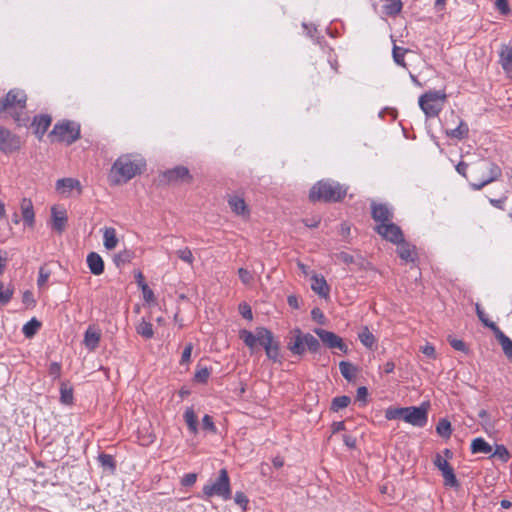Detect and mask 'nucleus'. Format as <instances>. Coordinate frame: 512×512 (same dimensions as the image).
Wrapping results in <instances>:
<instances>
[{
	"label": "nucleus",
	"mask_w": 512,
	"mask_h": 512,
	"mask_svg": "<svg viewBox=\"0 0 512 512\" xmlns=\"http://www.w3.org/2000/svg\"><path fill=\"white\" fill-rule=\"evenodd\" d=\"M40 327L41 322L38 321L36 318H32L30 321L24 324L22 332L26 338H32L37 333Z\"/></svg>",
	"instance_id": "38"
},
{
	"label": "nucleus",
	"mask_w": 512,
	"mask_h": 512,
	"mask_svg": "<svg viewBox=\"0 0 512 512\" xmlns=\"http://www.w3.org/2000/svg\"><path fill=\"white\" fill-rule=\"evenodd\" d=\"M287 349L293 354L301 356L308 350L310 353H317L321 344L317 338L310 333H303L300 328H295L288 337Z\"/></svg>",
	"instance_id": "4"
},
{
	"label": "nucleus",
	"mask_w": 512,
	"mask_h": 512,
	"mask_svg": "<svg viewBox=\"0 0 512 512\" xmlns=\"http://www.w3.org/2000/svg\"><path fill=\"white\" fill-rule=\"evenodd\" d=\"M446 134L450 138L462 140L468 137L469 128L465 121L460 120L459 125L456 128L447 131Z\"/></svg>",
	"instance_id": "29"
},
{
	"label": "nucleus",
	"mask_w": 512,
	"mask_h": 512,
	"mask_svg": "<svg viewBox=\"0 0 512 512\" xmlns=\"http://www.w3.org/2000/svg\"><path fill=\"white\" fill-rule=\"evenodd\" d=\"M375 231L385 240L393 244H398L402 242L404 239V235L401 228L392 222L378 224L375 227Z\"/></svg>",
	"instance_id": "15"
},
{
	"label": "nucleus",
	"mask_w": 512,
	"mask_h": 512,
	"mask_svg": "<svg viewBox=\"0 0 512 512\" xmlns=\"http://www.w3.org/2000/svg\"><path fill=\"white\" fill-rule=\"evenodd\" d=\"M311 289L320 297L326 298L329 295L330 288L323 276L314 275L312 277Z\"/></svg>",
	"instance_id": "25"
},
{
	"label": "nucleus",
	"mask_w": 512,
	"mask_h": 512,
	"mask_svg": "<svg viewBox=\"0 0 512 512\" xmlns=\"http://www.w3.org/2000/svg\"><path fill=\"white\" fill-rule=\"evenodd\" d=\"M228 204L231 210L237 215H244L247 210V205L243 198L238 196H230L228 200Z\"/></svg>",
	"instance_id": "28"
},
{
	"label": "nucleus",
	"mask_w": 512,
	"mask_h": 512,
	"mask_svg": "<svg viewBox=\"0 0 512 512\" xmlns=\"http://www.w3.org/2000/svg\"><path fill=\"white\" fill-rule=\"evenodd\" d=\"M495 5L501 14L507 15L508 13H510L508 0H496Z\"/></svg>",
	"instance_id": "58"
},
{
	"label": "nucleus",
	"mask_w": 512,
	"mask_h": 512,
	"mask_svg": "<svg viewBox=\"0 0 512 512\" xmlns=\"http://www.w3.org/2000/svg\"><path fill=\"white\" fill-rule=\"evenodd\" d=\"M23 143L19 135L0 125V152L5 155L13 154L21 149Z\"/></svg>",
	"instance_id": "11"
},
{
	"label": "nucleus",
	"mask_w": 512,
	"mask_h": 512,
	"mask_svg": "<svg viewBox=\"0 0 512 512\" xmlns=\"http://www.w3.org/2000/svg\"><path fill=\"white\" fill-rule=\"evenodd\" d=\"M492 456L499 458L503 463L508 462V460L510 458L508 449L502 444L496 445Z\"/></svg>",
	"instance_id": "46"
},
{
	"label": "nucleus",
	"mask_w": 512,
	"mask_h": 512,
	"mask_svg": "<svg viewBox=\"0 0 512 512\" xmlns=\"http://www.w3.org/2000/svg\"><path fill=\"white\" fill-rule=\"evenodd\" d=\"M407 52H409V49L394 45L393 50H392V56H393L394 62L397 65L406 68L407 65L405 63L404 56Z\"/></svg>",
	"instance_id": "42"
},
{
	"label": "nucleus",
	"mask_w": 512,
	"mask_h": 512,
	"mask_svg": "<svg viewBox=\"0 0 512 512\" xmlns=\"http://www.w3.org/2000/svg\"><path fill=\"white\" fill-rule=\"evenodd\" d=\"M433 464L441 471L445 486L451 488H458L460 486V483L454 473L453 467L448 463L446 459H443L441 454L437 453L434 456Z\"/></svg>",
	"instance_id": "13"
},
{
	"label": "nucleus",
	"mask_w": 512,
	"mask_h": 512,
	"mask_svg": "<svg viewBox=\"0 0 512 512\" xmlns=\"http://www.w3.org/2000/svg\"><path fill=\"white\" fill-rule=\"evenodd\" d=\"M339 369H340L342 376L347 381L350 382L355 378L357 368L352 363H350L348 361H341L339 363Z\"/></svg>",
	"instance_id": "34"
},
{
	"label": "nucleus",
	"mask_w": 512,
	"mask_h": 512,
	"mask_svg": "<svg viewBox=\"0 0 512 512\" xmlns=\"http://www.w3.org/2000/svg\"><path fill=\"white\" fill-rule=\"evenodd\" d=\"M211 374V370L207 367H198L194 374V381L206 384Z\"/></svg>",
	"instance_id": "44"
},
{
	"label": "nucleus",
	"mask_w": 512,
	"mask_h": 512,
	"mask_svg": "<svg viewBox=\"0 0 512 512\" xmlns=\"http://www.w3.org/2000/svg\"><path fill=\"white\" fill-rule=\"evenodd\" d=\"M421 352L429 358H436L435 347L430 343H427L425 346L421 347Z\"/></svg>",
	"instance_id": "60"
},
{
	"label": "nucleus",
	"mask_w": 512,
	"mask_h": 512,
	"mask_svg": "<svg viewBox=\"0 0 512 512\" xmlns=\"http://www.w3.org/2000/svg\"><path fill=\"white\" fill-rule=\"evenodd\" d=\"M447 96L444 91H428L419 98V106L427 118L438 116Z\"/></svg>",
	"instance_id": "8"
},
{
	"label": "nucleus",
	"mask_w": 512,
	"mask_h": 512,
	"mask_svg": "<svg viewBox=\"0 0 512 512\" xmlns=\"http://www.w3.org/2000/svg\"><path fill=\"white\" fill-rule=\"evenodd\" d=\"M368 396V389L365 386H361L357 389L356 400L366 403Z\"/></svg>",
	"instance_id": "62"
},
{
	"label": "nucleus",
	"mask_w": 512,
	"mask_h": 512,
	"mask_svg": "<svg viewBox=\"0 0 512 512\" xmlns=\"http://www.w3.org/2000/svg\"><path fill=\"white\" fill-rule=\"evenodd\" d=\"M472 173L474 176H480L477 181L470 182V187L478 191L498 180L502 175V170L496 163L483 159L472 166Z\"/></svg>",
	"instance_id": "5"
},
{
	"label": "nucleus",
	"mask_w": 512,
	"mask_h": 512,
	"mask_svg": "<svg viewBox=\"0 0 512 512\" xmlns=\"http://www.w3.org/2000/svg\"><path fill=\"white\" fill-rule=\"evenodd\" d=\"M311 317L313 320L317 321L319 324H324L325 316L320 308L315 307L311 311Z\"/></svg>",
	"instance_id": "59"
},
{
	"label": "nucleus",
	"mask_w": 512,
	"mask_h": 512,
	"mask_svg": "<svg viewBox=\"0 0 512 512\" xmlns=\"http://www.w3.org/2000/svg\"><path fill=\"white\" fill-rule=\"evenodd\" d=\"M98 461L103 469L108 470L112 473L116 470V461L112 455L100 453L98 456Z\"/></svg>",
	"instance_id": "36"
},
{
	"label": "nucleus",
	"mask_w": 512,
	"mask_h": 512,
	"mask_svg": "<svg viewBox=\"0 0 512 512\" xmlns=\"http://www.w3.org/2000/svg\"><path fill=\"white\" fill-rule=\"evenodd\" d=\"M14 293L13 285L5 287L4 283L0 281V305H6L12 299Z\"/></svg>",
	"instance_id": "40"
},
{
	"label": "nucleus",
	"mask_w": 512,
	"mask_h": 512,
	"mask_svg": "<svg viewBox=\"0 0 512 512\" xmlns=\"http://www.w3.org/2000/svg\"><path fill=\"white\" fill-rule=\"evenodd\" d=\"M238 275L242 283L246 285L250 284L253 280L252 274L245 268H239Z\"/></svg>",
	"instance_id": "54"
},
{
	"label": "nucleus",
	"mask_w": 512,
	"mask_h": 512,
	"mask_svg": "<svg viewBox=\"0 0 512 512\" xmlns=\"http://www.w3.org/2000/svg\"><path fill=\"white\" fill-rule=\"evenodd\" d=\"M27 102V95L23 90L11 89L8 91L6 96L0 100V118L3 117L4 113H9L25 109Z\"/></svg>",
	"instance_id": "10"
},
{
	"label": "nucleus",
	"mask_w": 512,
	"mask_h": 512,
	"mask_svg": "<svg viewBox=\"0 0 512 512\" xmlns=\"http://www.w3.org/2000/svg\"><path fill=\"white\" fill-rule=\"evenodd\" d=\"M52 229L61 234L66 229L68 217L64 209L59 210L56 206L51 208Z\"/></svg>",
	"instance_id": "18"
},
{
	"label": "nucleus",
	"mask_w": 512,
	"mask_h": 512,
	"mask_svg": "<svg viewBox=\"0 0 512 512\" xmlns=\"http://www.w3.org/2000/svg\"><path fill=\"white\" fill-rule=\"evenodd\" d=\"M22 302L26 305L27 308H33L36 304L33 293L29 290H26L23 293Z\"/></svg>",
	"instance_id": "53"
},
{
	"label": "nucleus",
	"mask_w": 512,
	"mask_h": 512,
	"mask_svg": "<svg viewBox=\"0 0 512 512\" xmlns=\"http://www.w3.org/2000/svg\"><path fill=\"white\" fill-rule=\"evenodd\" d=\"M202 493L206 498L214 496L221 497L223 500H230L232 497L230 478L225 468L219 471L218 477L204 485Z\"/></svg>",
	"instance_id": "7"
},
{
	"label": "nucleus",
	"mask_w": 512,
	"mask_h": 512,
	"mask_svg": "<svg viewBox=\"0 0 512 512\" xmlns=\"http://www.w3.org/2000/svg\"><path fill=\"white\" fill-rule=\"evenodd\" d=\"M337 258L346 264H356L354 256L343 251L337 254Z\"/></svg>",
	"instance_id": "61"
},
{
	"label": "nucleus",
	"mask_w": 512,
	"mask_h": 512,
	"mask_svg": "<svg viewBox=\"0 0 512 512\" xmlns=\"http://www.w3.org/2000/svg\"><path fill=\"white\" fill-rule=\"evenodd\" d=\"M146 168V161L140 154H123L113 163L109 178L114 185L127 183Z\"/></svg>",
	"instance_id": "2"
},
{
	"label": "nucleus",
	"mask_w": 512,
	"mask_h": 512,
	"mask_svg": "<svg viewBox=\"0 0 512 512\" xmlns=\"http://www.w3.org/2000/svg\"><path fill=\"white\" fill-rule=\"evenodd\" d=\"M52 122V117L48 114H39L34 116L31 127L33 128V133L37 137L38 140H42L43 136L47 132Z\"/></svg>",
	"instance_id": "16"
},
{
	"label": "nucleus",
	"mask_w": 512,
	"mask_h": 512,
	"mask_svg": "<svg viewBox=\"0 0 512 512\" xmlns=\"http://www.w3.org/2000/svg\"><path fill=\"white\" fill-rule=\"evenodd\" d=\"M358 338L360 342L369 349H373V347L376 345V338L370 332L367 326L362 328L361 332L358 334Z\"/></svg>",
	"instance_id": "31"
},
{
	"label": "nucleus",
	"mask_w": 512,
	"mask_h": 512,
	"mask_svg": "<svg viewBox=\"0 0 512 512\" xmlns=\"http://www.w3.org/2000/svg\"><path fill=\"white\" fill-rule=\"evenodd\" d=\"M405 412H407L406 407H389L385 411V418L387 420H396V419H403L405 417Z\"/></svg>",
	"instance_id": "41"
},
{
	"label": "nucleus",
	"mask_w": 512,
	"mask_h": 512,
	"mask_svg": "<svg viewBox=\"0 0 512 512\" xmlns=\"http://www.w3.org/2000/svg\"><path fill=\"white\" fill-rule=\"evenodd\" d=\"M475 310H476V314L479 318V320L481 321V323L485 326V327H488L489 329H491L492 331L498 327L494 322L490 321L485 312L482 310V308L480 307V305L478 303H476L475 305Z\"/></svg>",
	"instance_id": "45"
},
{
	"label": "nucleus",
	"mask_w": 512,
	"mask_h": 512,
	"mask_svg": "<svg viewBox=\"0 0 512 512\" xmlns=\"http://www.w3.org/2000/svg\"><path fill=\"white\" fill-rule=\"evenodd\" d=\"M202 428L214 434L217 432V428L213 422V419L208 414L204 415L202 418Z\"/></svg>",
	"instance_id": "51"
},
{
	"label": "nucleus",
	"mask_w": 512,
	"mask_h": 512,
	"mask_svg": "<svg viewBox=\"0 0 512 512\" xmlns=\"http://www.w3.org/2000/svg\"><path fill=\"white\" fill-rule=\"evenodd\" d=\"M234 501L243 511H246L249 500L244 492L237 491L234 496Z\"/></svg>",
	"instance_id": "50"
},
{
	"label": "nucleus",
	"mask_w": 512,
	"mask_h": 512,
	"mask_svg": "<svg viewBox=\"0 0 512 512\" xmlns=\"http://www.w3.org/2000/svg\"><path fill=\"white\" fill-rule=\"evenodd\" d=\"M183 418L188 426L189 431L193 434H196L198 432V419L192 407L185 410Z\"/></svg>",
	"instance_id": "30"
},
{
	"label": "nucleus",
	"mask_w": 512,
	"mask_h": 512,
	"mask_svg": "<svg viewBox=\"0 0 512 512\" xmlns=\"http://www.w3.org/2000/svg\"><path fill=\"white\" fill-rule=\"evenodd\" d=\"M493 333L495 338L500 343L506 357L512 361V340L507 335H505L499 327H496L493 330Z\"/></svg>",
	"instance_id": "24"
},
{
	"label": "nucleus",
	"mask_w": 512,
	"mask_h": 512,
	"mask_svg": "<svg viewBox=\"0 0 512 512\" xmlns=\"http://www.w3.org/2000/svg\"><path fill=\"white\" fill-rule=\"evenodd\" d=\"M398 256L406 262H415L417 259L416 247L403 239L402 242L397 244Z\"/></svg>",
	"instance_id": "20"
},
{
	"label": "nucleus",
	"mask_w": 512,
	"mask_h": 512,
	"mask_svg": "<svg viewBox=\"0 0 512 512\" xmlns=\"http://www.w3.org/2000/svg\"><path fill=\"white\" fill-rule=\"evenodd\" d=\"M429 407V402H423L420 406L406 407L404 421L415 427H424L428 422Z\"/></svg>",
	"instance_id": "12"
},
{
	"label": "nucleus",
	"mask_w": 512,
	"mask_h": 512,
	"mask_svg": "<svg viewBox=\"0 0 512 512\" xmlns=\"http://www.w3.org/2000/svg\"><path fill=\"white\" fill-rule=\"evenodd\" d=\"M86 262L90 272L93 275H101L104 272L105 264L102 257L97 252H90L87 255Z\"/></svg>",
	"instance_id": "21"
},
{
	"label": "nucleus",
	"mask_w": 512,
	"mask_h": 512,
	"mask_svg": "<svg viewBox=\"0 0 512 512\" xmlns=\"http://www.w3.org/2000/svg\"><path fill=\"white\" fill-rule=\"evenodd\" d=\"M60 401L65 405L73 403V389L64 383L60 387Z\"/></svg>",
	"instance_id": "43"
},
{
	"label": "nucleus",
	"mask_w": 512,
	"mask_h": 512,
	"mask_svg": "<svg viewBox=\"0 0 512 512\" xmlns=\"http://www.w3.org/2000/svg\"><path fill=\"white\" fill-rule=\"evenodd\" d=\"M134 258V252L129 249H124L123 251H120L119 253H116L113 257L114 264L120 268L126 263L131 262V260Z\"/></svg>",
	"instance_id": "32"
},
{
	"label": "nucleus",
	"mask_w": 512,
	"mask_h": 512,
	"mask_svg": "<svg viewBox=\"0 0 512 512\" xmlns=\"http://www.w3.org/2000/svg\"><path fill=\"white\" fill-rule=\"evenodd\" d=\"M136 332L146 340L151 339L154 336V329L152 323L147 322L145 320H142L137 324Z\"/></svg>",
	"instance_id": "35"
},
{
	"label": "nucleus",
	"mask_w": 512,
	"mask_h": 512,
	"mask_svg": "<svg viewBox=\"0 0 512 512\" xmlns=\"http://www.w3.org/2000/svg\"><path fill=\"white\" fill-rule=\"evenodd\" d=\"M499 63L506 74L512 76V47L502 44L499 51Z\"/></svg>",
	"instance_id": "19"
},
{
	"label": "nucleus",
	"mask_w": 512,
	"mask_h": 512,
	"mask_svg": "<svg viewBox=\"0 0 512 512\" xmlns=\"http://www.w3.org/2000/svg\"><path fill=\"white\" fill-rule=\"evenodd\" d=\"M61 373V365L58 362H52L49 366V374L54 378H58Z\"/></svg>",
	"instance_id": "63"
},
{
	"label": "nucleus",
	"mask_w": 512,
	"mask_h": 512,
	"mask_svg": "<svg viewBox=\"0 0 512 512\" xmlns=\"http://www.w3.org/2000/svg\"><path fill=\"white\" fill-rule=\"evenodd\" d=\"M10 116L14 119L17 127H27L29 123L28 116H22V112L14 111L10 112Z\"/></svg>",
	"instance_id": "48"
},
{
	"label": "nucleus",
	"mask_w": 512,
	"mask_h": 512,
	"mask_svg": "<svg viewBox=\"0 0 512 512\" xmlns=\"http://www.w3.org/2000/svg\"><path fill=\"white\" fill-rule=\"evenodd\" d=\"M343 442L348 448H355L356 447V438L349 434L343 435Z\"/></svg>",
	"instance_id": "64"
},
{
	"label": "nucleus",
	"mask_w": 512,
	"mask_h": 512,
	"mask_svg": "<svg viewBox=\"0 0 512 512\" xmlns=\"http://www.w3.org/2000/svg\"><path fill=\"white\" fill-rule=\"evenodd\" d=\"M447 340L451 347L454 348L455 350L468 353L469 349L463 340L454 338L451 335L448 336Z\"/></svg>",
	"instance_id": "47"
},
{
	"label": "nucleus",
	"mask_w": 512,
	"mask_h": 512,
	"mask_svg": "<svg viewBox=\"0 0 512 512\" xmlns=\"http://www.w3.org/2000/svg\"><path fill=\"white\" fill-rule=\"evenodd\" d=\"M239 312L243 318L251 321L253 319L252 309L247 303L239 305Z\"/></svg>",
	"instance_id": "55"
},
{
	"label": "nucleus",
	"mask_w": 512,
	"mask_h": 512,
	"mask_svg": "<svg viewBox=\"0 0 512 512\" xmlns=\"http://www.w3.org/2000/svg\"><path fill=\"white\" fill-rule=\"evenodd\" d=\"M73 189H78L79 194L82 192L81 184L75 178H62L56 182V190L62 194H68Z\"/></svg>",
	"instance_id": "22"
},
{
	"label": "nucleus",
	"mask_w": 512,
	"mask_h": 512,
	"mask_svg": "<svg viewBox=\"0 0 512 512\" xmlns=\"http://www.w3.org/2000/svg\"><path fill=\"white\" fill-rule=\"evenodd\" d=\"M371 216L379 224L389 223L393 218V212L386 204L373 202L371 205Z\"/></svg>",
	"instance_id": "17"
},
{
	"label": "nucleus",
	"mask_w": 512,
	"mask_h": 512,
	"mask_svg": "<svg viewBox=\"0 0 512 512\" xmlns=\"http://www.w3.org/2000/svg\"><path fill=\"white\" fill-rule=\"evenodd\" d=\"M239 338L253 352L259 344L265 350L266 356L273 362H280V342L275 340L273 333L266 327H257L255 333L242 329Z\"/></svg>",
	"instance_id": "1"
},
{
	"label": "nucleus",
	"mask_w": 512,
	"mask_h": 512,
	"mask_svg": "<svg viewBox=\"0 0 512 512\" xmlns=\"http://www.w3.org/2000/svg\"><path fill=\"white\" fill-rule=\"evenodd\" d=\"M51 142H65L71 145L81 138L80 125L71 120L57 122L48 134Z\"/></svg>",
	"instance_id": "6"
},
{
	"label": "nucleus",
	"mask_w": 512,
	"mask_h": 512,
	"mask_svg": "<svg viewBox=\"0 0 512 512\" xmlns=\"http://www.w3.org/2000/svg\"><path fill=\"white\" fill-rule=\"evenodd\" d=\"M157 181L160 186L178 185L181 183H192L193 176L187 167L179 165L161 172L158 175Z\"/></svg>",
	"instance_id": "9"
},
{
	"label": "nucleus",
	"mask_w": 512,
	"mask_h": 512,
	"mask_svg": "<svg viewBox=\"0 0 512 512\" xmlns=\"http://www.w3.org/2000/svg\"><path fill=\"white\" fill-rule=\"evenodd\" d=\"M51 275V271L46 269L45 266H41L39 269V276L37 279V285L39 288H42L48 281Z\"/></svg>",
	"instance_id": "49"
},
{
	"label": "nucleus",
	"mask_w": 512,
	"mask_h": 512,
	"mask_svg": "<svg viewBox=\"0 0 512 512\" xmlns=\"http://www.w3.org/2000/svg\"><path fill=\"white\" fill-rule=\"evenodd\" d=\"M436 432L443 438L448 439L452 434V426L449 420L441 418L436 425Z\"/></svg>",
	"instance_id": "37"
},
{
	"label": "nucleus",
	"mask_w": 512,
	"mask_h": 512,
	"mask_svg": "<svg viewBox=\"0 0 512 512\" xmlns=\"http://www.w3.org/2000/svg\"><path fill=\"white\" fill-rule=\"evenodd\" d=\"M20 209L25 224H27L29 227L34 226L35 214L32 201L28 198H23L20 203Z\"/></svg>",
	"instance_id": "23"
},
{
	"label": "nucleus",
	"mask_w": 512,
	"mask_h": 512,
	"mask_svg": "<svg viewBox=\"0 0 512 512\" xmlns=\"http://www.w3.org/2000/svg\"><path fill=\"white\" fill-rule=\"evenodd\" d=\"M313 331L327 348L339 349L344 354L348 353V346L344 343L343 339L334 332L322 328H315Z\"/></svg>",
	"instance_id": "14"
},
{
	"label": "nucleus",
	"mask_w": 512,
	"mask_h": 512,
	"mask_svg": "<svg viewBox=\"0 0 512 512\" xmlns=\"http://www.w3.org/2000/svg\"><path fill=\"white\" fill-rule=\"evenodd\" d=\"M176 254L181 260L187 262L188 264H192L194 261L193 254L188 247L178 250Z\"/></svg>",
	"instance_id": "52"
},
{
	"label": "nucleus",
	"mask_w": 512,
	"mask_h": 512,
	"mask_svg": "<svg viewBox=\"0 0 512 512\" xmlns=\"http://www.w3.org/2000/svg\"><path fill=\"white\" fill-rule=\"evenodd\" d=\"M348 191V187L331 179H322L316 182L309 191L311 202L336 203L341 202Z\"/></svg>",
	"instance_id": "3"
},
{
	"label": "nucleus",
	"mask_w": 512,
	"mask_h": 512,
	"mask_svg": "<svg viewBox=\"0 0 512 512\" xmlns=\"http://www.w3.org/2000/svg\"><path fill=\"white\" fill-rule=\"evenodd\" d=\"M192 350H193L192 343H188L183 349L180 364H186L190 361Z\"/></svg>",
	"instance_id": "56"
},
{
	"label": "nucleus",
	"mask_w": 512,
	"mask_h": 512,
	"mask_svg": "<svg viewBox=\"0 0 512 512\" xmlns=\"http://www.w3.org/2000/svg\"><path fill=\"white\" fill-rule=\"evenodd\" d=\"M100 334L90 329L86 330L84 334V343L89 350H95L100 342Z\"/></svg>",
	"instance_id": "33"
},
{
	"label": "nucleus",
	"mask_w": 512,
	"mask_h": 512,
	"mask_svg": "<svg viewBox=\"0 0 512 512\" xmlns=\"http://www.w3.org/2000/svg\"><path fill=\"white\" fill-rule=\"evenodd\" d=\"M103 244L107 250L114 249L118 244L116 230L113 227H106L103 233Z\"/></svg>",
	"instance_id": "27"
},
{
	"label": "nucleus",
	"mask_w": 512,
	"mask_h": 512,
	"mask_svg": "<svg viewBox=\"0 0 512 512\" xmlns=\"http://www.w3.org/2000/svg\"><path fill=\"white\" fill-rule=\"evenodd\" d=\"M197 480V475L195 473H188L183 476L181 479V484L184 487H190L195 484Z\"/></svg>",
	"instance_id": "57"
},
{
	"label": "nucleus",
	"mask_w": 512,
	"mask_h": 512,
	"mask_svg": "<svg viewBox=\"0 0 512 512\" xmlns=\"http://www.w3.org/2000/svg\"><path fill=\"white\" fill-rule=\"evenodd\" d=\"M351 403V398L349 396H337L332 399L330 409L333 412H338L341 409L346 408Z\"/></svg>",
	"instance_id": "39"
},
{
	"label": "nucleus",
	"mask_w": 512,
	"mask_h": 512,
	"mask_svg": "<svg viewBox=\"0 0 512 512\" xmlns=\"http://www.w3.org/2000/svg\"><path fill=\"white\" fill-rule=\"evenodd\" d=\"M471 452L473 454H489L492 452V446L482 437H478L473 439L471 442Z\"/></svg>",
	"instance_id": "26"
}]
</instances>
